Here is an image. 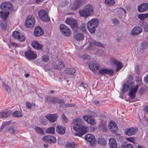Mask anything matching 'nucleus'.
<instances>
[{"instance_id":"obj_1","label":"nucleus","mask_w":148,"mask_h":148,"mask_svg":"<svg viewBox=\"0 0 148 148\" xmlns=\"http://www.w3.org/2000/svg\"><path fill=\"white\" fill-rule=\"evenodd\" d=\"M73 129L77 132L74 135L75 136L82 137L88 132L87 127L82 125V121L79 118L73 121Z\"/></svg>"},{"instance_id":"obj_2","label":"nucleus","mask_w":148,"mask_h":148,"mask_svg":"<svg viewBox=\"0 0 148 148\" xmlns=\"http://www.w3.org/2000/svg\"><path fill=\"white\" fill-rule=\"evenodd\" d=\"M89 67L90 69L93 72L96 73L97 70H98V73L100 75H104L106 74L113 75L114 73V71L112 69H100L99 70V66L95 63H92L89 64Z\"/></svg>"},{"instance_id":"obj_3","label":"nucleus","mask_w":148,"mask_h":148,"mask_svg":"<svg viewBox=\"0 0 148 148\" xmlns=\"http://www.w3.org/2000/svg\"><path fill=\"white\" fill-rule=\"evenodd\" d=\"M79 13L82 17L87 18L94 14L93 7L92 5L88 4L85 5L83 9L80 10Z\"/></svg>"},{"instance_id":"obj_4","label":"nucleus","mask_w":148,"mask_h":148,"mask_svg":"<svg viewBox=\"0 0 148 148\" xmlns=\"http://www.w3.org/2000/svg\"><path fill=\"white\" fill-rule=\"evenodd\" d=\"M99 24V21L97 19L93 18L89 21L87 23V27L88 30L91 33H94L96 28Z\"/></svg>"},{"instance_id":"obj_5","label":"nucleus","mask_w":148,"mask_h":148,"mask_svg":"<svg viewBox=\"0 0 148 148\" xmlns=\"http://www.w3.org/2000/svg\"><path fill=\"white\" fill-rule=\"evenodd\" d=\"M65 22L66 24L71 26L74 32H77L79 31V28L77 25V22L75 19L72 18H67Z\"/></svg>"},{"instance_id":"obj_6","label":"nucleus","mask_w":148,"mask_h":148,"mask_svg":"<svg viewBox=\"0 0 148 148\" xmlns=\"http://www.w3.org/2000/svg\"><path fill=\"white\" fill-rule=\"evenodd\" d=\"M38 16L41 20L45 22H48L50 21L47 12L43 10H40L38 12Z\"/></svg>"},{"instance_id":"obj_7","label":"nucleus","mask_w":148,"mask_h":148,"mask_svg":"<svg viewBox=\"0 0 148 148\" xmlns=\"http://www.w3.org/2000/svg\"><path fill=\"white\" fill-rule=\"evenodd\" d=\"M59 27L60 32L63 35L66 36H69L71 35V30L66 25L63 24H61Z\"/></svg>"},{"instance_id":"obj_8","label":"nucleus","mask_w":148,"mask_h":148,"mask_svg":"<svg viewBox=\"0 0 148 148\" xmlns=\"http://www.w3.org/2000/svg\"><path fill=\"white\" fill-rule=\"evenodd\" d=\"M35 21L34 17L33 16L29 15L25 22V25L27 27L30 28L35 25Z\"/></svg>"},{"instance_id":"obj_9","label":"nucleus","mask_w":148,"mask_h":148,"mask_svg":"<svg viewBox=\"0 0 148 148\" xmlns=\"http://www.w3.org/2000/svg\"><path fill=\"white\" fill-rule=\"evenodd\" d=\"M134 84L130 86L129 95L130 98L132 99L135 97L136 93L138 89L139 86L138 84L134 85Z\"/></svg>"},{"instance_id":"obj_10","label":"nucleus","mask_w":148,"mask_h":148,"mask_svg":"<svg viewBox=\"0 0 148 148\" xmlns=\"http://www.w3.org/2000/svg\"><path fill=\"white\" fill-rule=\"evenodd\" d=\"M0 8L3 10L12 11L13 10L14 7L11 3L5 2L2 3L0 5Z\"/></svg>"},{"instance_id":"obj_11","label":"nucleus","mask_w":148,"mask_h":148,"mask_svg":"<svg viewBox=\"0 0 148 148\" xmlns=\"http://www.w3.org/2000/svg\"><path fill=\"white\" fill-rule=\"evenodd\" d=\"M43 140L50 144L55 143L56 142V138L51 135L45 136L42 138Z\"/></svg>"},{"instance_id":"obj_12","label":"nucleus","mask_w":148,"mask_h":148,"mask_svg":"<svg viewBox=\"0 0 148 148\" xmlns=\"http://www.w3.org/2000/svg\"><path fill=\"white\" fill-rule=\"evenodd\" d=\"M108 127L110 131L114 133L117 132L118 130V128L116 125L113 121H111L110 122Z\"/></svg>"},{"instance_id":"obj_13","label":"nucleus","mask_w":148,"mask_h":148,"mask_svg":"<svg viewBox=\"0 0 148 148\" xmlns=\"http://www.w3.org/2000/svg\"><path fill=\"white\" fill-rule=\"evenodd\" d=\"M25 55L26 58L29 60L35 59L37 57L36 55L30 49L25 52Z\"/></svg>"},{"instance_id":"obj_14","label":"nucleus","mask_w":148,"mask_h":148,"mask_svg":"<svg viewBox=\"0 0 148 148\" xmlns=\"http://www.w3.org/2000/svg\"><path fill=\"white\" fill-rule=\"evenodd\" d=\"M111 61L113 64L116 66V72H118L123 67V66L121 63L115 59L112 58L111 59Z\"/></svg>"},{"instance_id":"obj_15","label":"nucleus","mask_w":148,"mask_h":148,"mask_svg":"<svg viewBox=\"0 0 148 148\" xmlns=\"http://www.w3.org/2000/svg\"><path fill=\"white\" fill-rule=\"evenodd\" d=\"M138 131V129L136 127L127 128L125 131V134L129 136H132L136 133Z\"/></svg>"},{"instance_id":"obj_16","label":"nucleus","mask_w":148,"mask_h":148,"mask_svg":"<svg viewBox=\"0 0 148 148\" xmlns=\"http://www.w3.org/2000/svg\"><path fill=\"white\" fill-rule=\"evenodd\" d=\"M44 31L42 29L40 26H37L35 28L34 35L36 37H38L42 35Z\"/></svg>"},{"instance_id":"obj_17","label":"nucleus","mask_w":148,"mask_h":148,"mask_svg":"<svg viewBox=\"0 0 148 148\" xmlns=\"http://www.w3.org/2000/svg\"><path fill=\"white\" fill-rule=\"evenodd\" d=\"M47 119L50 122H54L57 120L58 117L57 114H49L45 116Z\"/></svg>"},{"instance_id":"obj_18","label":"nucleus","mask_w":148,"mask_h":148,"mask_svg":"<svg viewBox=\"0 0 148 148\" xmlns=\"http://www.w3.org/2000/svg\"><path fill=\"white\" fill-rule=\"evenodd\" d=\"M148 10V3H144L139 5L138 10L140 12H145Z\"/></svg>"},{"instance_id":"obj_19","label":"nucleus","mask_w":148,"mask_h":148,"mask_svg":"<svg viewBox=\"0 0 148 148\" xmlns=\"http://www.w3.org/2000/svg\"><path fill=\"white\" fill-rule=\"evenodd\" d=\"M65 65L62 62L58 61L56 62L54 65V69L58 70H61L64 69Z\"/></svg>"},{"instance_id":"obj_20","label":"nucleus","mask_w":148,"mask_h":148,"mask_svg":"<svg viewBox=\"0 0 148 148\" xmlns=\"http://www.w3.org/2000/svg\"><path fill=\"white\" fill-rule=\"evenodd\" d=\"M56 131L58 134L63 135L65 132V127L63 126L58 125L56 127Z\"/></svg>"},{"instance_id":"obj_21","label":"nucleus","mask_w":148,"mask_h":148,"mask_svg":"<svg viewBox=\"0 0 148 148\" xmlns=\"http://www.w3.org/2000/svg\"><path fill=\"white\" fill-rule=\"evenodd\" d=\"M84 0H75L74 2L73 9L76 10L84 2Z\"/></svg>"},{"instance_id":"obj_22","label":"nucleus","mask_w":148,"mask_h":148,"mask_svg":"<svg viewBox=\"0 0 148 148\" xmlns=\"http://www.w3.org/2000/svg\"><path fill=\"white\" fill-rule=\"evenodd\" d=\"M15 127L14 126V125H11L9 126H8L7 128L5 130L4 132L5 133L13 134L15 133Z\"/></svg>"},{"instance_id":"obj_23","label":"nucleus","mask_w":148,"mask_h":148,"mask_svg":"<svg viewBox=\"0 0 148 148\" xmlns=\"http://www.w3.org/2000/svg\"><path fill=\"white\" fill-rule=\"evenodd\" d=\"M85 139L90 143H93L95 140V138L94 136L91 134H87L85 136Z\"/></svg>"},{"instance_id":"obj_24","label":"nucleus","mask_w":148,"mask_h":148,"mask_svg":"<svg viewBox=\"0 0 148 148\" xmlns=\"http://www.w3.org/2000/svg\"><path fill=\"white\" fill-rule=\"evenodd\" d=\"M142 32V29L140 27L135 26L132 30L131 34L133 35L139 34Z\"/></svg>"},{"instance_id":"obj_25","label":"nucleus","mask_w":148,"mask_h":148,"mask_svg":"<svg viewBox=\"0 0 148 148\" xmlns=\"http://www.w3.org/2000/svg\"><path fill=\"white\" fill-rule=\"evenodd\" d=\"M11 114L10 111L5 110L0 112V118H6L10 116Z\"/></svg>"},{"instance_id":"obj_26","label":"nucleus","mask_w":148,"mask_h":148,"mask_svg":"<svg viewBox=\"0 0 148 148\" xmlns=\"http://www.w3.org/2000/svg\"><path fill=\"white\" fill-rule=\"evenodd\" d=\"M109 145L110 148H116L117 146V142L113 138L109 139Z\"/></svg>"},{"instance_id":"obj_27","label":"nucleus","mask_w":148,"mask_h":148,"mask_svg":"<svg viewBox=\"0 0 148 148\" xmlns=\"http://www.w3.org/2000/svg\"><path fill=\"white\" fill-rule=\"evenodd\" d=\"M32 45L33 47L39 50H41L43 47L42 45L40 44L37 41L32 42Z\"/></svg>"},{"instance_id":"obj_28","label":"nucleus","mask_w":148,"mask_h":148,"mask_svg":"<svg viewBox=\"0 0 148 148\" xmlns=\"http://www.w3.org/2000/svg\"><path fill=\"white\" fill-rule=\"evenodd\" d=\"M46 103L49 102L51 103H56V98L51 97L47 96L45 98Z\"/></svg>"},{"instance_id":"obj_29","label":"nucleus","mask_w":148,"mask_h":148,"mask_svg":"<svg viewBox=\"0 0 148 148\" xmlns=\"http://www.w3.org/2000/svg\"><path fill=\"white\" fill-rule=\"evenodd\" d=\"M90 44L94 45L99 47H101L102 48H104V45L100 42H98L95 40H92L90 42Z\"/></svg>"},{"instance_id":"obj_30","label":"nucleus","mask_w":148,"mask_h":148,"mask_svg":"<svg viewBox=\"0 0 148 148\" xmlns=\"http://www.w3.org/2000/svg\"><path fill=\"white\" fill-rule=\"evenodd\" d=\"M141 26L144 28V31L146 32H148V23L145 21H143L140 23Z\"/></svg>"},{"instance_id":"obj_31","label":"nucleus","mask_w":148,"mask_h":148,"mask_svg":"<svg viewBox=\"0 0 148 148\" xmlns=\"http://www.w3.org/2000/svg\"><path fill=\"white\" fill-rule=\"evenodd\" d=\"M1 16L3 21L6 20L9 14V11H7L6 12H4L2 11L0 12Z\"/></svg>"},{"instance_id":"obj_32","label":"nucleus","mask_w":148,"mask_h":148,"mask_svg":"<svg viewBox=\"0 0 148 148\" xmlns=\"http://www.w3.org/2000/svg\"><path fill=\"white\" fill-rule=\"evenodd\" d=\"M75 38L77 40H82L84 38V35L81 33H78L76 36H75Z\"/></svg>"},{"instance_id":"obj_33","label":"nucleus","mask_w":148,"mask_h":148,"mask_svg":"<svg viewBox=\"0 0 148 148\" xmlns=\"http://www.w3.org/2000/svg\"><path fill=\"white\" fill-rule=\"evenodd\" d=\"M98 143L101 145L104 146L106 145V141L103 138H99L98 139Z\"/></svg>"},{"instance_id":"obj_34","label":"nucleus","mask_w":148,"mask_h":148,"mask_svg":"<svg viewBox=\"0 0 148 148\" xmlns=\"http://www.w3.org/2000/svg\"><path fill=\"white\" fill-rule=\"evenodd\" d=\"M66 73L70 75L74 74L76 72V70L73 68H68L65 70Z\"/></svg>"},{"instance_id":"obj_35","label":"nucleus","mask_w":148,"mask_h":148,"mask_svg":"<svg viewBox=\"0 0 148 148\" xmlns=\"http://www.w3.org/2000/svg\"><path fill=\"white\" fill-rule=\"evenodd\" d=\"M133 84H124L122 91V92H125L128 90H130V86Z\"/></svg>"},{"instance_id":"obj_36","label":"nucleus","mask_w":148,"mask_h":148,"mask_svg":"<svg viewBox=\"0 0 148 148\" xmlns=\"http://www.w3.org/2000/svg\"><path fill=\"white\" fill-rule=\"evenodd\" d=\"M34 129L37 133L40 134L42 135H43L45 134V133L43 130L41 128L36 126L35 127Z\"/></svg>"},{"instance_id":"obj_37","label":"nucleus","mask_w":148,"mask_h":148,"mask_svg":"<svg viewBox=\"0 0 148 148\" xmlns=\"http://www.w3.org/2000/svg\"><path fill=\"white\" fill-rule=\"evenodd\" d=\"M138 18L140 20L143 21L145 19L148 17V13L144 14H140L138 16Z\"/></svg>"},{"instance_id":"obj_38","label":"nucleus","mask_w":148,"mask_h":148,"mask_svg":"<svg viewBox=\"0 0 148 148\" xmlns=\"http://www.w3.org/2000/svg\"><path fill=\"white\" fill-rule=\"evenodd\" d=\"M45 132L47 133L54 134L55 132V128L53 127H49L46 130Z\"/></svg>"},{"instance_id":"obj_39","label":"nucleus","mask_w":148,"mask_h":148,"mask_svg":"<svg viewBox=\"0 0 148 148\" xmlns=\"http://www.w3.org/2000/svg\"><path fill=\"white\" fill-rule=\"evenodd\" d=\"M142 66L137 65L135 67V72L136 74L139 75L140 73V71L142 70Z\"/></svg>"},{"instance_id":"obj_40","label":"nucleus","mask_w":148,"mask_h":148,"mask_svg":"<svg viewBox=\"0 0 148 148\" xmlns=\"http://www.w3.org/2000/svg\"><path fill=\"white\" fill-rule=\"evenodd\" d=\"M115 3V1L114 0H105L104 3L106 5L109 6L113 5Z\"/></svg>"},{"instance_id":"obj_41","label":"nucleus","mask_w":148,"mask_h":148,"mask_svg":"<svg viewBox=\"0 0 148 148\" xmlns=\"http://www.w3.org/2000/svg\"><path fill=\"white\" fill-rule=\"evenodd\" d=\"M12 115L18 118L22 117L23 115L22 113L18 110L14 111Z\"/></svg>"},{"instance_id":"obj_42","label":"nucleus","mask_w":148,"mask_h":148,"mask_svg":"<svg viewBox=\"0 0 148 148\" xmlns=\"http://www.w3.org/2000/svg\"><path fill=\"white\" fill-rule=\"evenodd\" d=\"M75 145L73 142H71L67 143L65 145V147L67 148H74Z\"/></svg>"},{"instance_id":"obj_43","label":"nucleus","mask_w":148,"mask_h":148,"mask_svg":"<svg viewBox=\"0 0 148 148\" xmlns=\"http://www.w3.org/2000/svg\"><path fill=\"white\" fill-rule=\"evenodd\" d=\"M12 121H9L3 123L2 124V126L1 128V130H3L5 126L9 125L11 123Z\"/></svg>"},{"instance_id":"obj_44","label":"nucleus","mask_w":148,"mask_h":148,"mask_svg":"<svg viewBox=\"0 0 148 148\" xmlns=\"http://www.w3.org/2000/svg\"><path fill=\"white\" fill-rule=\"evenodd\" d=\"M21 33H19L18 31H14L12 33V36L14 38L17 39L20 36Z\"/></svg>"},{"instance_id":"obj_45","label":"nucleus","mask_w":148,"mask_h":148,"mask_svg":"<svg viewBox=\"0 0 148 148\" xmlns=\"http://www.w3.org/2000/svg\"><path fill=\"white\" fill-rule=\"evenodd\" d=\"M133 79V76L132 75L129 74L128 77L127 82L126 83H134V82H132Z\"/></svg>"},{"instance_id":"obj_46","label":"nucleus","mask_w":148,"mask_h":148,"mask_svg":"<svg viewBox=\"0 0 148 148\" xmlns=\"http://www.w3.org/2000/svg\"><path fill=\"white\" fill-rule=\"evenodd\" d=\"M88 123H90L91 125H95V121L94 119L92 118V117H90L89 119V120L88 122Z\"/></svg>"},{"instance_id":"obj_47","label":"nucleus","mask_w":148,"mask_h":148,"mask_svg":"<svg viewBox=\"0 0 148 148\" xmlns=\"http://www.w3.org/2000/svg\"><path fill=\"white\" fill-rule=\"evenodd\" d=\"M88 113L90 114V117L96 116V113L93 111H92L90 109H89L88 110Z\"/></svg>"},{"instance_id":"obj_48","label":"nucleus","mask_w":148,"mask_h":148,"mask_svg":"<svg viewBox=\"0 0 148 148\" xmlns=\"http://www.w3.org/2000/svg\"><path fill=\"white\" fill-rule=\"evenodd\" d=\"M80 29L82 31L85 33H87V31L86 29L85 25L84 24L82 23L80 26Z\"/></svg>"},{"instance_id":"obj_49","label":"nucleus","mask_w":148,"mask_h":148,"mask_svg":"<svg viewBox=\"0 0 148 148\" xmlns=\"http://www.w3.org/2000/svg\"><path fill=\"white\" fill-rule=\"evenodd\" d=\"M3 86L5 88L6 91L9 92H10V87L7 85V84H3Z\"/></svg>"},{"instance_id":"obj_50","label":"nucleus","mask_w":148,"mask_h":148,"mask_svg":"<svg viewBox=\"0 0 148 148\" xmlns=\"http://www.w3.org/2000/svg\"><path fill=\"white\" fill-rule=\"evenodd\" d=\"M90 57L88 55L86 54H84L81 56V58L83 60H88L90 59Z\"/></svg>"},{"instance_id":"obj_51","label":"nucleus","mask_w":148,"mask_h":148,"mask_svg":"<svg viewBox=\"0 0 148 148\" xmlns=\"http://www.w3.org/2000/svg\"><path fill=\"white\" fill-rule=\"evenodd\" d=\"M0 25L1 28L3 29H5L7 27V24L5 21H2Z\"/></svg>"},{"instance_id":"obj_52","label":"nucleus","mask_w":148,"mask_h":148,"mask_svg":"<svg viewBox=\"0 0 148 148\" xmlns=\"http://www.w3.org/2000/svg\"><path fill=\"white\" fill-rule=\"evenodd\" d=\"M49 59L48 56L47 55H45L42 57V60L45 62H48Z\"/></svg>"},{"instance_id":"obj_53","label":"nucleus","mask_w":148,"mask_h":148,"mask_svg":"<svg viewBox=\"0 0 148 148\" xmlns=\"http://www.w3.org/2000/svg\"><path fill=\"white\" fill-rule=\"evenodd\" d=\"M17 39L21 42H23L25 40V38L23 34L21 33L20 34V36L19 37V38H18Z\"/></svg>"},{"instance_id":"obj_54","label":"nucleus","mask_w":148,"mask_h":148,"mask_svg":"<svg viewBox=\"0 0 148 148\" xmlns=\"http://www.w3.org/2000/svg\"><path fill=\"white\" fill-rule=\"evenodd\" d=\"M147 43L145 41H143L141 43V46L144 49H145L147 47Z\"/></svg>"},{"instance_id":"obj_55","label":"nucleus","mask_w":148,"mask_h":148,"mask_svg":"<svg viewBox=\"0 0 148 148\" xmlns=\"http://www.w3.org/2000/svg\"><path fill=\"white\" fill-rule=\"evenodd\" d=\"M145 88L143 87H142L139 89V93L140 95H143L145 93Z\"/></svg>"},{"instance_id":"obj_56","label":"nucleus","mask_w":148,"mask_h":148,"mask_svg":"<svg viewBox=\"0 0 148 148\" xmlns=\"http://www.w3.org/2000/svg\"><path fill=\"white\" fill-rule=\"evenodd\" d=\"M112 21L115 25H117L119 23V21L118 19L114 18L112 19Z\"/></svg>"},{"instance_id":"obj_57","label":"nucleus","mask_w":148,"mask_h":148,"mask_svg":"<svg viewBox=\"0 0 148 148\" xmlns=\"http://www.w3.org/2000/svg\"><path fill=\"white\" fill-rule=\"evenodd\" d=\"M136 82L138 83H140L142 82V78L141 77H137L135 78Z\"/></svg>"},{"instance_id":"obj_58","label":"nucleus","mask_w":148,"mask_h":148,"mask_svg":"<svg viewBox=\"0 0 148 148\" xmlns=\"http://www.w3.org/2000/svg\"><path fill=\"white\" fill-rule=\"evenodd\" d=\"M125 148H134V147L131 144H124Z\"/></svg>"},{"instance_id":"obj_59","label":"nucleus","mask_w":148,"mask_h":148,"mask_svg":"<svg viewBox=\"0 0 148 148\" xmlns=\"http://www.w3.org/2000/svg\"><path fill=\"white\" fill-rule=\"evenodd\" d=\"M90 117V115H85L83 116V118L84 120L86 121V122H88V121Z\"/></svg>"},{"instance_id":"obj_60","label":"nucleus","mask_w":148,"mask_h":148,"mask_svg":"<svg viewBox=\"0 0 148 148\" xmlns=\"http://www.w3.org/2000/svg\"><path fill=\"white\" fill-rule=\"evenodd\" d=\"M56 103H64V100L62 99H58L56 98Z\"/></svg>"},{"instance_id":"obj_61","label":"nucleus","mask_w":148,"mask_h":148,"mask_svg":"<svg viewBox=\"0 0 148 148\" xmlns=\"http://www.w3.org/2000/svg\"><path fill=\"white\" fill-rule=\"evenodd\" d=\"M69 3V1H63L61 5V6L62 7H64L67 6Z\"/></svg>"},{"instance_id":"obj_62","label":"nucleus","mask_w":148,"mask_h":148,"mask_svg":"<svg viewBox=\"0 0 148 148\" xmlns=\"http://www.w3.org/2000/svg\"><path fill=\"white\" fill-rule=\"evenodd\" d=\"M143 111L145 113L148 114V106H145Z\"/></svg>"},{"instance_id":"obj_63","label":"nucleus","mask_w":148,"mask_h":148,"mask_svg":"<svg viewBox=\"0 0 148 148\" xmlns=\"http://www.w3.org/2000/svg\"><path fill=\"white\" fill-rule=\"evenodd\" d=\"M26 104L28 108H31V104L29 101H27Z\"/></svg>"},{"instance_id":"obj_64","label":"nucleus","mask_w":148,"mask_h":148,"mask_svg":"<svg viewBox=\"0 0 148 148\" xmlns=\"http://www.w3.org/2000/svg\"><path fill=\"white\" fill-rule=\"evenodd\" d=\"M144 80L145 82L148 83V74L145 77Z\"/></svg>"}]
</instances>
